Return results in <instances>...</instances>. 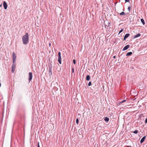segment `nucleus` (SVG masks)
<instances>
[{
	"label": "nucleus",
	"mask_w": 147,
	"mask_h": 147,
	"mask_svg": "<svg viewBox=\"0 0 147 147\" xmlns=\"http://www.w3.org/2000/svg\"><path fill=\"white\" fill-rule=\"evenodd\" d=\"M22 40L23 44L24 45L27 44L29 42V35L28 33L22 36Z\"/></svg>",
	"instance_id": "obj_1"
},
{
	"label": "nucleus",
	"mask_w": 147,
	"mask_h": 147,
	"mask_svg": "<svg viewBox=\"0 0 147 147\" xmlns=\"http://www.w3.org/2000/svg\"><path fill=\"white\" fill-rule=\"evenodd\" d=\"M58 61L60 64H61V53L60 52H58Z\"/></svg>",
	"instance_id": "obj_2"
},
{
	"label": "nucleus",
	"mask_w": 147,
	"mask_h": 147,
	"mask_svg": "<svg viewBox=\"0 0 147 147\" xmlns=\"http://www.w3.org/2000/svg\"><path fill=\"white\" fill-rule=\"evenodd\" d=\"M12 55L13 57V63H15L16 58V56L15 53L14 52H13Z\"/></svg>",
	"instance_id": "obj_3"
},
{
	"label": "nucleus",
	"mask_w": 147,
	"mask_h": 147,
	"mask_svg": "<svg viewBox=\"0 0 147 147\" xmlns=\"http://www.w3.org/2000/svg\"><path fill=\"white\" fill-rule=\"evenodd\" d=\"M28 75H29L28 80L29 81V82H30L32 79V72H30L29 73Z\"/></svg>",
	"instance_id": "obj_4"
},
{
	"label": "nucleus",
	"mask_w": 147,
	"mask_h": 147,
	"mask_svg": "<svg viewBox=\"0 0 147 147\" xmlns=\"http://www.w3.org/2000/svg\"><path fill=\"white\" fill-rule=\"evenodd\" d=\"M3 5L5 9H6L7 7V5L5 1H4L3 2Z\"/></svg>",
	"instance_id": "obj_5"
},
{
	"label": "nucleus",
	"mask_w": 147,
	"mask_h": 147,
	"mask_svg": "<svg viewBox=\"0 0 147 147\" xmlns=\"http://www.w3.org/2000/svg\"><path fill=\"white\" fill-rule=\"evenodd\" d=\"M49 74L50 76L52 75V67L49 66Z\"/></svg>",
	"instance_id": "obj_6"
},
{
	"label": "nucleus",
	"mask_w": 147,
	"mask_h": 147,
	"mask_svg": "<svg viewBox=\"0 0 147 147\" xmlns=\"http://www.w3.org/2000/svg\"><path fill=\"white\" fill-rule=\"evenodd\" d=\"M130 47L129 45H127L125 46L123 49V51H124Z\"/></svg>",
	"instance_id": "obj_7"
},
{
	"label": "nucleus",
	"mask_w": 147,
	"mask_h": 147,
	"mask_svg": "<svg viewBox=\"0 0 147 147\" xmlns=\"http://www.w3.org/2000/svg\"><path fill=\"white\" fill-rule=\"evenodd\" d=\"M13 65H14V63H13V65H12V70H11L12 72L13 73L14 72V71L15 70V69L16 68V65H15V64L14 65V67H13Z\"/></svg>",
	"instance_id": "obj_8"
},
{
	"label": "nucleus",
	"mask_w": 147,
	"mask_h": 147,
	"mask_svg": "<svg viewBox=\"0 0 147 147\" xmlns=\"http://www.w3.org/2000/svg\"><path fill=\"white\" fill-rule=\"evenodd\" d=\"M146 136H144L140 140V143H142L144 141L146 138Z\"/></svg>",
	"instance_id": "obj_9"
},
{
	"label": "nucleus",
	"mask_w": 147,
	"mask_h": 147,
	"mask_svg": "<svg viewBox=\"0 0 147 147\" xmlns=\"http://www.w3.org/2000/svg\"><path fill=\"white\" fill-rule=\"evenodd\" d=\"M129 35V34L128 33L126 34L124 36L123 40H125L126 38L128 37Z\"/></svg>",
	"instance_id": "obj_10"
},
{
	"label": "nucleus",
	"mask_w": 147,
	"mask_h": 147,
	"mask_svg": "<svg viewBox=\"0 0 147 147\" xmlns=\"http://www.w3.org/2000/svg\"><path fill=\"white\" fill-rule=\"evenodd\" d=\"M140 35H141V34L140 33H138V34H136V35H135L134 36V38H137L138 37H139L140 36Z\"/></svg>",
	"instance_id": "obj_11"
},
{
	"label": "nucleus",
	"mask_w": 147,
	"mask_h": 147,
	"mask_svg": "<svg viewBox=\"0 0 147 147\" xmlns=\"http://www.w3.org/2000/svg\"><path fill=\"white\" fill-rule=\"evenodd\" d=\"M90 79V76L89 75H87L86 77V80L87 81H89Z\"/></svg>",
	"instance_id": "obj_12"
},
{
	"label": "nucleus",
	"mask_w": 147,
	"mask_h": 147,
	"mask_svg": "<svg viewBox=\"0 0 147 147\" xmlns=\"http://www.w3.org/2000/svg\"><path fill=\"white\" fill-rule=\"evenodd\" d=\"M132 52H128L127 53V54L126 55V56H130L132 55Z\"/></svg>",
	"instance_id": "obj_13"
},
{
	"label": "nucleus",
	"mask_w": 147,
	"mask_h": 147,
	"mask_svg": "<svg viewBox=\"0 0 147 147\" xmlns=\"http://www.w3.org/2000/svg\"><path fill=\"white\" fill-rule=\"evenodd\" d=\"M141 20V22L142 23V24L143 25H144L145 24V22H144V19H141V20Z\"/></svg>",
	"instance_id": "obj_14"
},
{
	"label": "nucleus",
	"mask_w": 147,
	"mask_h": 147,
	"mask_svg": "<svg viewBox=\"0 0 147 147\" xmlns=\"http://www.w3.org/2000/svg\"><path fill=\"white\" fill-rule=\"evenodd\" d=\"M104 120L106 121H108L109 120V119L107 117H106L105 118Z\"/></svg>",
	"instance_id": "obj_15"
},
{
	"label": "nucleus",
	"mask_w": 147,
	"mask_h": 147,
	"mask_svg": "<svg viewBox=\"0 0 147 147\" xmlns=\"http://www.w3.org/2000/svg\"><path fill=\"white\" fill-rule=\"evenodd\" d=\"M125 13L123 11H122L121 13H119L120 15H123L125 14Z\"/></svg>",
	"instance_id": "obj_16"
},
{
	"label": "nucleus",
	"mask_w": 147,
	"mask_h": 147,
	"mask_svg": "<svg viewBox=\"0 0 147 147\" xmlns=\"http://www.w3.org/2000/svg\"><path fill=\"white\" fill-rule=\"evenodd\" d=\"M138 131L137 130H136L133 132V133L135 134H136L138 133Z\"/></svg>",
	"instance_id": "obj_17"
},
{
	"label": "nucleus",
	"mask_w": 147,
	"mask_h": 147,
	"mask_svg": "<svg viewBox=\"0 0 147 147\" xmlns=\"http://www.w3.org/2000/svg\"><path fill=\"white\" fill-rule=\"evenodd\" d=\"M125 101H126V100H123L122 101L119 102V104H121L122 103H123V102H124Z\"/></svg>",
	"instance_id": "obj_18"
},
{
	"label": "nucleus",
	"mask_w": 147,
	"mask_h": 147,
	"mask_svg": "<svg viewBox=\"0 0 147 147\" xmlns=\"http://www.w3.org/2000/svg\"><path fill=\"white\" fill-rule=\"evenodd\" d=\"M79 120L78 118H77L76 119V123L77 124H78V123Z\"/></svg>",
	"instance_id": "obj_19"
},
{
	"label": "nucleus",
	"mask_w": 147,
	"mask_h": 147,
	"mask_svg": "<svg viewBox=\"0 0 147 147\" xmlns=\"http://www.w3.org/2000/svg\"><path fill=\"white\" fill-rule=\"evenodd\" d=\"M91 82H88V86H91Z\"/></svg>",
	"instance_id": "obj_20"
},
{
	"label": "nucleus",
	"mask_w": 147,
	"mask_h": 147,
	"mask_svg": "<svg viewBox=\"0 0 147 147\" xmlns=\"http://www.w3.org/2000/svg\"><path fill=\"white\" fill-rule=\"evenodd\" d=\"M123 31V29H122L119 31V34L121 32Z\"/></svg>",
	"instance_id": "obj_21"
},
{
	"label": "nucleus",
	"mask_w": 147,
	"mask_h": 147,
	"mask_svg": "<svg viewBox=\"0 0 147 147\" xmlns=\"http://www.w3.org/2000/svg\"><path fill=\"white\" fill-rule=\"evenodd\" d=\"M128 10L129 12L130 11V7H128Z\"/></svg>",
	"instance_id": "obj_22"
},
{
	"label": "nucleus",
	"mask_w": 147,
	"mask_h": 147,
	"mask_svg": "<svg viewBox=\"0 0 147 147\" xmlns=\"http://www.w3.org/2000/svg\"><path fill=\"white\" fill-rule=\"evenodd\" d=\"M73 62L74 64H76V60H75L74 59L73 60Z\"/></svg>",
	"instance_id": "obj_23"
},
{
	"label": "nucleus",
	"mask_w": 147,
	"mask_h": 147,
	"mask_svg": "<svg viewBox=\"0 0 147 147\" xmlns=\"http://www.w3.org/2000/svg\"><path fill=\"white\" fill-rule=\"evenodd\" d=\"M72 72L73 73H74V68H72Z\"/></svg>",
	"instance_id": "obj_24"
},
{
	"label": "nucleus",
	"mask_w": 147,
	"mask_h": 147,
	"mask_svg": "<svg viewBox=\"0 0 147 147\" xmlns=\"http://www.w3.org/2000/svg\"><path fill=\"white\" fill-rule=\"evenodd\" d=\"M145 123H147V118L145 120Z\"/></svg>",
	"instance_id": "obj_25"
},
{
	"label": "nucleus",
	"mask_w": 147,
	"mask_h": 147,
	"mask_svg": "<svg viewBox=\"0 0 147 147\" xmlns=\"http://www.w3.org/2000/svg\"><path fill=\"white\" fill-rule=\"evenodd\" d=\"M125 2H129V0H125Z\"/></svg>",
	"instance_id": "obj_26"
},
{
	"label": "nucleus",
	"mask_w": 147,
	"mask_h": 147,
	"mask_svg": "<svg viewBox=\"0 0 147 147\" xmlns=\"http://www.w3.org/2000/svg\"><path fill=\"white\" fill-rule=\"evenodd\" d=\"M40 147L39 142L38 143V147Z\"/></svg>",
	"instance_id": "obj_27"
},
{
	"label": "nucleus",
	"mask_w": 147,
	"mask_h": 147,
	"mask_svg": "<svg viewBox=\"0 0 147 147\" xmlns=\"http://www.w3.org/2000/svg\"><path fill=\"white\" fill-rule=\"evenodd\" d=\"M110 24H111L109 22H108V26H109L110 25Z\"/></svg>",
	"instance_id": "obj_28"
},
{
	"label": "nucleus",
	"mask_w": 147,
	"mask_h": 147,
	"mask_svg": "<svg viewBox=\"0 0 147 147\" xmlns=\"http://www.w3.org/2000/svg\"><path fill=\"white\" fill-rule=\"evenodd\" d=\"M113 58H114V59H115L116 58V56H113Z\"/></svg>",
	"instance_id": "obj_29"
},
{
	"label": "nucleus",
	"mask_w": 147,
	"mask_h": 147,
	"mask_svg": "<svg viewBox=\"0 0 147 147\" xmlns=\"http://www.w3.org/2000/svg\"><path fill=\"white\" fill-rule=\"evenodd\" d=\"M15 63H14V65H13V67H14V65H15Z\"/></svg>",
	"instance_id": "obj_30"
},
{
	"label": "nucleus",
	"mask_w": 147,
	"mask_h": 147,
	"mask_svg": "<svg viewBox=\"0 0 147 147\" xmlns=\"http://www.w3.org/2000/svg\"><path fill=\"white\" fill-rule=\"evenodd\" d=\"M127 147H131V146H127Z\"/></svg>",
	"instance_id": "obj_31"
},
{
	"label": "nucleus",
	"mask_w": 147,
	"mask_h": 147,
	"mask_svg": "<svg viewBox=\"0 0 147 147\" xmlns=\"http://www.w3.org/2000/svg\"><path fill=\"white\" fill-rule=\"evenodd\" d=\"M2 4H1V5H0V7H1L2 6Z\"/></svg>",
	"instance_id": "obj_32"
},
{
	"label": "nucleus",
	"mask_w": 147,
	"mask_h": 147,
	"mask_svg": "<svg viewBox=\"0 0 147 147\" xmlns=\"http://www.w3.org/2000/svg\"><path fill=\"white\" fill-rule=\"evenodd\" d=\"M1 83H0V87H1Z\"/></svg>",
	"instance_id": "obj_33"
},
{
	"label": "nucleus",
	"mask_w": 147,
	"mask_h": 147,
	"mask_svg": "<svg viewBox=\"0 0 147 147\" xmlns=\"http://www.w3.org/2000/svg\"><path fill=\"white\" fill-rule=\"evenodd\" d=\"M49 45H51V44H50H50H49Z\"/></svg>",
	"instance_id": "obj_34"
}]
</instances>
